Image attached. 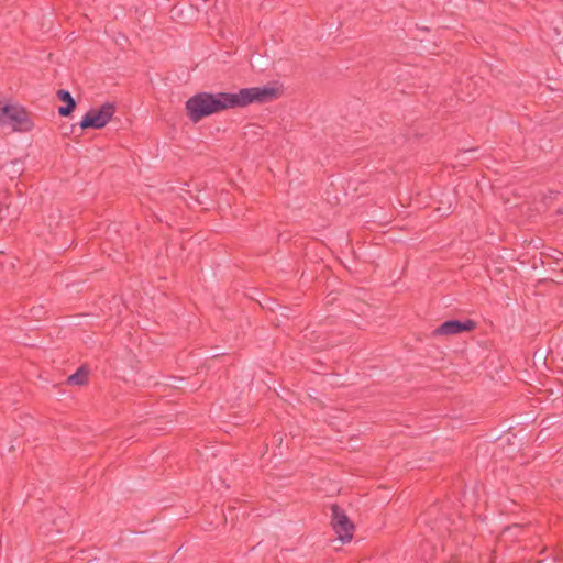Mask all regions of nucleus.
<instances>
[{
    "instance_id": "obj_1",
    "label": "nucleus",
    "mask_w": 563,
    "mask_h": 563,
    "mask_svg": "<svg viewBox=\"0 0 563 563\" xmlns=\"http://www.w3.org/2000/svg\"><path fill=\"white\" fill-rule=\"evenodd\" d=\"M233 108L232 92H199L186 101L187 115L195 123L205 117Z\"/></svg>"
},
{
    "instance_id": "obj_2",
    "label": "nucleus",
    "mask_w": 563,
    "mask_h": 563,
    "mask_svg": "<svg viewBox=\"0 0 563 563\" xmlns=\"http://www.w3.org/2000/svg\"><path fill=\"white\" fill-rule=\"evenodd\" d=\"M234 108H243L251 103H265L277 99L280 96V89L275 86L242 88L232 92Z\"/></svg>"
},
{
    "instance_id": "obj_3",
    "label": "nucleus",
    "mask_w": 563,
    "mask_h": 563,
    "mask_svg": "<svg viewBox=\"0 0 563 563\" xmlns=\"http://www.w3.org/2000/svg\"><path fill=\"white\" fill-rule=\"evenodd\" d=\"M115 108L113 103H103L98 109H90L81 119L79 126L81 129H102L114 115Z\"/></svg>"
},
{
    "instance_id": "obj_4",
    "label": "nucleus",
    "mask_w": 563,
    "mask_h": 563,
    "mask_svg": "<svg viewBox=\"0 0 563 563\" xmlns=\"http://www.w3.org/2000/svg\"><path fill=\"white\" fill-rule=\"evenodd\" d=\"M332 527L335 531L339 540L342 543H347L352 540L353 533H354V525L353 522L347 518V516L344 514L343 510L336 505L332 507Z\"/></svg>"
},
{
    "instance_id": "obj_5",
    "label": "nucleus",
    "mask_w": 563,
    "mask_h": 563,
    "mask_svg": "<svg viewBox=\"0 0 563 563\" xmlns=\"http://www.w3.org/2000/svg\"><path fill=\"white\" fill-rule=\"evenodd\" d=\"M474 328V322L471 320L467 321H459V320H449L443 322L439 328L433 331L434 335H453L462 332L470 331Z\"/></svg>"
},
{
    "instance_id": "obj_6",
    "label": "nucleus",
    "mask_w": 563,
    "mask_h": 563,
    "mask_svg": "<svg viewBox=\"0 0 563 563\" xmlns=\"http://www.w3.org/2000/svg\"><path fill=\"white\" fill-rule=\"evenodd\" d=\"M57 97L62 101L66 102V106L58 108V114L62 115V117L69 115L73 112V110H74V108L76 106L75 100L71 97L70 92L67 91V90L60 89V90L57 91Z\"/></svg>"
},
{
    "instance_id": "obj_7",
    "label": "nucleus",
    "mask_w": 563,
    "mask_h": 563,
    "mask_svg": "<svg viewBox=\"0 0 563 563\" xmlns=\"http://www.w3.org/2000/svg\"><path fill=\"white\" fill-rule=\"evenodd\" d=\"M88 382V369L85 367L78 368L74 374L68 377L70 385H85Z\"/></svg>"
}]
</instances>
